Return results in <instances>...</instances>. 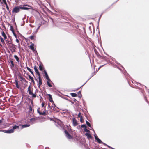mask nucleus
<instances>
[{
  "label": "nucleus",
  "mask_w": 149,
  "mask_h": 149,
  "mask_svg": "<svg viewBox=\"0 0 149 149\" xmlns=\"http://www.w3.org/2000/svg\"><path fill=\"white\" fill-rule=\"evenodd\" d=\"M6 43L7 44L8 46H9L8 44H11V42L9 40H7L6 41Z\"/></svg>",
  "instance_id": "nucleus-24"
},
{
  "label": "nucleus",
  "mask_w": 149,
  "mask_h": 149,
  "mask_svg": "<svg viewBox=\"0 0 149 149\" xmlns=\"http://www.w3.org/2000/svg\"><path fill=\"white\" fill-rule=\"evenodd\" d=\"M19 126L15 125L13 126V128L12 129H9L7 130H3V131L5 133L10 134L13 132L14 130L16 129H19Z\"/></svg>",
  "instance_id": "nucleus-1"
},
{
  "label": "nucleus",
  "mask_w": 149,
  "mask_h": 149,
  "mask_svg": "<svg viewBox=\"0 0 149 149\" xmlns=\"http://www.w3.org/2000/svg\"><path fill=\"white\" fill-rule=\"evenodd\" d=\"M26 68L29 71L31 72V70L28 67H26Z\"/></svg>",
  "instance_id": "nucleus-40"
},
{
  "label": "nucleus",
  "mask_w": 149,
  "mask_h": 149,
  "mask_svg": "<svg viewBox=\"0 0 149 149\" xmlns=\"http://www.w3.org/2000/svg\"><path fill=\"white\" fill-rule=\"evenodd\" d=\"M93 130L94 131V132L95 133V134L94 135V136H97V135L95 133V131H94V129H93Z\"/></svg>",
  "instance_id": "nucleus-56"
},
{
  "label": "nucleus",
  "mask_w": 149,
  "mask_h": 149,
  "mask_svg": "<svg viewBox=\"0 0 149 149\" xmlns=\"http://www.w3.org/2000/svg\"><path fill=\"white\" fill-rule=\"evenodd\" d=\"M44 105H45V104L43 102H42V107H44Z\"/></svg>",
  "instance_id": "nucleus-51"
},
{
  "label": "nucleus",
  "mask_w": 149,
  "mask_h": 149,
  "mask_svg": "<svg viewBox=\"0 0 149 149\" xmlns=\"http://www.w3.org/2000/svg\"><path fill=\"white\" fill-rule=\"evenodd\" d=\"M31 74H32L33 75H34L33 72L31 70V72H30Z\"/></svg>",
  "instance_id": "nucleus-53"
},
{
  "label": "nucleus",
  "mask_w": 149,
  "mask_h": 149,
  "mask_svg": "<svg viewBox=\"0 0 149 149\" xmlns=\"http://www.w3.org/2000/svg\"><path fill=\"white\" fill-rule=\"evenodd\" d=\"M86 124L90 127L91 128V127L90 123L87 121H86Z\"/></svg>",
  "instance_id": "nucleus-23"
},
{
  "label": "nucleus",
  "mask_w": 149,
  "mask_h": 149,
  "mask_svg": "<svg viewBox=\"0 0 149 149\" xmlns=\"http://www.w3.org/2000/svg\"><path fill=\"white\" fill-rule=\"evenodd\" d=\"M39 70L40 71H42L43 70V68L42 67L41 64H40L39 65Z\"/></svg>",
  "instance_id": "nucleus-27"
},
{
  "label": "nucleus",
  "mask_w": 149,
  "mask_h": 149,
  "mask_svg": "<svg viewBox=\"0 0 149 149\" xmlns=\"http://www.w3.org/2000/svg\"><path fill=\"white\" fill-rule=\"evenodd\" d=\"M82 117L80 118V121L82 122Z\"/></svg>",
  "instance_id": "nucleus-55"
},
{
  "label": "nucleus",
  "mask_w": 149,
  "mask_h": 149,
  "mask_svg": "<svg viewBox=\"0 0 149 149\" xmlns=\"http://www.w3.org/2000/svg\"><path fill=\"white\" fill-rule=\"evenodd\" d=\"M85 83H84L83 85H82L81 86H82L83 85H84L85 84Z\"/></svg>",
  "instance_id": "nucleus-64"
},
{
  "label": "nucleus",
  "mask_w": 149,
  "mask_h": 149,
  "mask_svg": "<svg viewBox=\"0 0 149 149\" xmlns=\"http://www.w3.org/2000/svg\"><path fill=\"white\" fill-rule=\"evenodd\" d=\"M20 7L21 5L19 6H15L14 7L12 10V13H16L19 12L20 11V9H21L20 8Z\"/></svg>",
  "instance_id": "nucleus-4"
},
{
  "label": "nucleus",
  "mask_w": 149,
  "mask_h": 149,
  "mask_svg": "<svg viewBox=\"0 0 149 149\" xmlns=\"http://www.w3.org/2000/svg\"><path fill=\"white\" fill-rule=\"evenodd\" d=\"M6 8H7L8 11H9V7H8V5H7V4L6 5Z\"/></svg>",
  "instance_id": "nucleus-42"
},
{
  "label": "nucleus",
  "mask_w": 149,
  "mask_h": 149,
  "mask_svg": "<svg viewBox=\"0 0 149 149\" xmlns=\"http://www.w3.org/2000/svg\"><path fill=\"white\" fill-rule=\"evenodd\" d=\"M16 41L17 43H19V40L17 39H16Z\"/></svg>",
  "instance_id": "nucleus-50"
},
{
  "label": "nucleus",
  "mask_w": 149,
  "mask_h": 149,
  "mask_svg": "<svg viewBox=\"0 0 149 149\" xmlns=\"http://www.w3.org/2000/svg\"><path fill=\"white\" fill-rule=\"evenodd\" d=\"M52 108H53V110H56V108L57 107L55 105L54 103H53V104H52Z\"/></svg>",
  "instance_id": "nucleus-19"
},
{
  "label": "nucleus",
  "mask_w": 149,
  "mask_h": 149,
  "mask_svg": "<svg viewBox=\"0 0 149 149\" xmlns=\"http://www.w3.org/2000/svg\"><path fill=\"white\" fill-rule=\"evenodd\" d=\"M50 103L48 104V107L50 109H52V106L50 105Z\"/></svg>",
  "instance_id": "nucleus-39"
},
{
  "label": "nucleus",
  "mask_w": 149,
  "mask_h": 149,
  "mask_svg": "<svg viewBox=\"0 0 149 149\" xmlns=\"http://www.w3.org/2000/svg\"><path fill=\"white\" fill-rule=\"evenodd\" d=\"M20 78L21 79V81H25L26 82V81L25 80V79L24 78H23V77H20Z\"/></svg>",
  "instance_id": "nucleus-30"
},
{
  "label": "nucleus",
  "mask_w": 149,
  "mask_h": 149,
  "mask_svg": "<svg viewBox=\"0 0 149 149\" xmlns=\"http://www.w3.org/2000/svg\"><path fill=\"white\" fill-rule=\"evenodd\" d=\"M15 85H16V87L17 88H19V86L18 82V81L17 80V79H16L15 80Z\"/></svg>",
  "instance_id": "nucleus-17"
},
{
  "label": "nucleus",
  "mask_w": 149,
  "mask_h": 149,
  "mask_svg": "<svg viewBox=\"0 0 149 149\" xmlns=\"http://www.w3.org/2000/svg\"><path fill=\"white\" fill-rule=\"evenodd\" d=\"M94 51H95V54L97 55H98L99 54V53H98V52L96 50H95L94 49Z\"/></svg>",
  "instance_id": "nucleus-41"
},
{
  "label": "nucleus",
  "mask_w": 149,
  "mask_h": 149,
  "mask_svg": "<svg viewBox=\"0 0 149 149\" xmlns=\"http://www.w3.org/2000/svg\"><path fill=\"white\" fill-rule=\"evenodd\" d=\"M73 101H75H75H77V100L76 99H75V98H74V99H73Z\"/></svg>",
  "instance_id": "nucleus-58"
},
{
  "label": "nucleus",
  "mask_w": 149,
  "mask_h": 149,
  "mask_svg": "<svg viewBox=\"0 0 149 149\" xmlns=\"http://www.w3.org/2000/svg\"><path fill=\"white\" fill-rule=\"evenodd\" d=\"M30 38H31V40H33V39L34 38V36H30Z\"/></svg>",
  "instance_id": "nucleus-43"
},
{
  "label": "nucleus",
  "mask_w": 149,
  "mask_h": 149,
  "mask_svg": "<svg viewBox=\"0 0 149 149\" xmlns=\"http://www.w3.org/2000/svg\"><path fill=\"white\" fill-rule=\"evenodd\" d=\"M49 101L52 103V104H53V103H54V102L52 100V98H51L50 99H49Z\"/></svg>",
  "instance_id": "nucleus-37"
},
{
  "label": "nucleus",
  "mask_w": 149,
  "mask_h": 149,
  "mask_svg": "<svg viewBox=\"0 0 149 149\" xmlns=\"http://www.w3.org/2000/svg\"><path fill=\"white\" fill-rule=\"evenodd\" d=\"M0 39L1 40V42L3 43V44H5V42H4V41L3 40V38L1 37V36H0Z\"/></svg>",
  "instance_id": "nucleus-28"
},
{
  "label": "nucleus",
  "mask_w": 149,
  "mask_h": 149,
  "mask_svg": "<svg viewBox=\"0 0 149 149\" xmlns=\"http://www.w3.org/2000/svg\"><path fill=\"white\" fill-rule=\"evenodd\" d=\"M20 8L21 9L26 10L28 11H30V10H33V7L27 5H23L22 6L21 5V7Z\"/></svg>",
  "instance_id": "nucleus-2"
},
{
  "label": "nucleus",
  "mask_w": 149,
  "mask_h": 149,
  "mask_svg": "<svg viewBox=\"0 0 149 149\" xmlns=\"http://www.w3.org/2000/svg\"><path fill=\"white\" fill-rule=\"evenodd\" d=\"M104 65H102V66H101L99 68V69L101 67H102L103 66H104Z\"/></svg>",
  "instance_id": "nucleus-61"
},
{
  "label": "nucleus",
  "mask_w": 149,
  "mask_h": 149,
  "mask_svg": "<svg viewBox=\"0 0 149 149\" xmlns=\"http://www.w3.org/2000/svg\"><path fill=\"white\" fill-rule=\"evenodd\" d=\"M39 79V83L38 84V87H40L41 85L42 84V79H41L40 77L39 76L38 77Z\"/></svg>",
  "instance_id": "nucleus-7"
},
{
  "label": "nucleus",
  "mask_w": 149,
  "mask_h": 149,
  "mask_svg": "<svg viewBox=\"0 0 149 149\" xmlns=\"http://www.w3.org/2000/svg\"><path fill=\"white\" fill-rule=\"evenodd\" d=\"M85 135L87 136V138L88 139H91L92 138V136L90 134V133H86L85 134Z\"/></svg>",
  "instance_id": "nucleus-9"
},
{
  "label": "nucleus",
  "mask_w": 149,
  "mask_h": 149,
  "mask_svg": "<svg viewBox=\"0 0 149 149\" xmlns=\"http://www.w3.org/2000/svg\"><path fill=\"white\" fill-rule=\"evenodd\" d=\"M102 143L105 146H107V144H106V143H104L103 142V143Z\"/></svg>",
  "instance_id": "nucleus-54"
},
{
  "label": "nucleus",
  "mask_w": 149,
  "mask_h": 149,
  "mask_svg": "<svg viewBox=\"0 0 149 149\" xmlns=\"http://www.w3.org/2000/svg\"><path fill=\"white\" fill-rule=\"evenodd\" d=\"M45 149H49V148L47 147H46Z\"/></svg>",
  "instance_id": "nucleus-60"
},
{
  "label": "nucleus",
  "mask_w": 149,
  "mask_h": 149,
  "mask_svg": "<svg viewBox=\"0 0 149 149\" xmlns=\"http://www.w3.org/2000/svg\"><path fill=\"white\" fill-rule=\"evenodd\" d=\"M10 62L11 64V65H10L11 67H14V64L13 63V61H12V60H10Z\"/></svg>",
  "instance_id": "nucleus-20"
},
{
  "label": "nucleus",
  "mask_w": 149,
  "mask_h": 149,
  "mask_svg": "<svg viewBox=\"0 0 149 149\" xmlns=\"http://www.w3.org/2000/svg\"><path fill=\"white\" fill-rule=\"evenodd\" d=\"M30 87H31V86L30 85L28 88V90H30Z\"/></svg>",
  "instance_id": "nucleus-52"
},
{
  "label": "nucleus",
  "mask_w": 149,
  "mask_h": 149,
  "mask_svg": "<svg viewBox=\"0 0 149 149\" xmlns=\"http://www.w3.org/2000/svg\"><path fill=\"white\" fill-rule=\"evenodd\" d=\"M40 27V26H39V27L37 28V29H36V31H38V29Z\"/></svg>",
  "instance_id": "nucleus-59"
},
{
  "label": "nucleus",
  "mask_w": 149,
  "mask_h": 149,
  "mask_svg": "<svg viewBox=\"0 0 149 149\" xmlns=\"http://www.w3.org/2000/svg\"><path fill=\"white\" fill-rule=\"evenodd\" d=\"M46 79L47 80V81H48L49 82L51 81V80L50 79L49 77H48V79Z\"/></svg>",
  "instance_id": "nucleus-49"
},
{
  "label": "nucleus",
  "mask_w": 149,
  "mask_h": 149,
  "mask_svg": "<svg viewBox=\"0 0 149 149\" xmlns=\"http://www.w3.org/2000/svg\"><path fill=\"white\" fill-rule=\"evenodd\" d=\"M73 124L74 126H76L77 125V123L76 120L74 118L72 119Z\"/></svg>",
  "instance_id": "nucleus-8"
},
{
  "label": "nucleus",
  "mask_w": 149,
  "mask_h": 149,
  "mask_svg": "<svg viewBox=\"0 0 149 149\" xmlns=\"http://www.w3.org/2000/svg\"><path fill=\"white\" fill-rule=\"evenodd\" d=\"M107 146L109 148H111L112 149H113L111 147H110V146H108V145H107Z\"/></svg>",
  "instance_id": "nucleus-57"
},
{
  "label": "nucleus",
  "mask_w": 149,
  "mask_h": 149,
  "mask_svg": "<svg viewBox=\"0 0 149 149\" xmlns=\"http://www.w3.org/2000/svg\"><path fill=\"white\" fill-rule=\"evenodd\" d=\"M31 95H32V97L35 98L36 97V95L35 93L33 94V93Z\"/></svg>",
  "instance_id": "nucleus-36"
},
{
  "label": "nucleus",
  "mask_w": 149,
  "mask_h": 149,
  "mask_svg": "<svg viewBox=\"0 0 149 149\" xmlns=\"http://www.w3.org/2000/svg\"><path fill=\"white\" fill-rule=\"evenodd\" d=\"M84 130L85 131L87 132V133H90V131L88 129H87L86 128H84Z\"/></svg>",
  "instance_id": "nucleus-31"
},
{
  "label": "nucleus",
  "mask_w": 149,
  "mask_h": 149,
  "mask_svg": "<svg viewBox=\"0 0 149 149\" xmlns=\"http://www.w3.org/2000/svg\"><path fill=\"white\" fill-rule=\"evenodd\" d=\"M18 48L19 50L20 49V45L19 44H18Z\"/></svg>",
  "instance_id": "nucleus-47"
},
{
  "label": "nucleus",
  "mask_w": 149,
  "mask_h": 149,
  "mask_svg": "<svg viewBox=\"0 0 149 149\" xmlns=\"http://www.w3.org/2000/svg\"><path fill=\"white\" fill-rule=\"evenodd\" d=\"M48 95L49 97V99H50L51 98H52V95L50 94H48Z\"/></svg>",
  "instance_id": "nucleus-48"
},
{
  "label": "nucleus",
  "mask_w": 149,
  "mask_h": 149,
  "mask_svg": "<svg viewBox=\"0 0 149 149\" xmlns=\"http://www.w3.org/2000/svg\"><path fill=\"white\" fill-rule=\"evenodd\" d=\"M126 71H125V72H124V74L125 75H126V74H125V73H126Z\"/></svg>",
  "instance_id": "nucleus-62"
},
{
  "label": "nucleus",
  "mask_w": 149,
  "mask_h": 149,
  "mask_svg": "<svg viewBox=\"0 0 149 149\" xmlns=\"http://www.w3.org/2000/svg\"><path fill=\"white\" fill-rule=\"evenodd\" d=\"M78 117L81 118V117H82V116L81 115V114L80 112H79V114H78Z\"/></svg>",
  "instance_id": "nucleus-38"
},
{
  "label": "nucleus",
  "mask_w": 149,
  "mask_h": 149,
  "mask_svg": "<svg viewBox=\"0 0 149 149\" xmlns=\"http://www.w3.org/2000/svg\"><path fill=\"white\" fill-rule=\"evenodd\" d=\"M30 126V125L29 124H24L23 125H22V128H24L27 127H29Z\"/></svg>",
  "instance_id": "nucleus-16"
},
{
  "label": "nucleus",
  "mask_w": 149,
  "mask_h": 149,
  "mask_svg": "<svg viewBox=\"0 0 149 149\" xmlns=\"http://www.w3.org/2000/svg\"><path fill=\"white\" fill-rule=\"evenodd\" d=\"M78 97L79 98H81V97L82 96V95H81V91H79V92L78 93Z\"/></svg>",
  "instance_id": "nucleus-25"
},
{
  "label": "nucleus",
  "mask_w": 149,
  "mask_h": 149,
  "mask_svg": "<svg viewBox=\"0 0 149 149\" xmlns=\"http://www.w3.org/2000/svg\"><path fill=\"white\" fill-rule=\"evenodd\" d=\"M62 124L61 122H58L56 123V125L58 127H62Z\"/></svg>",
  "instance_id": "nucleus-12"
},
{
  "label": "nucleus",
  "mask_w": 149,
  "mask_h": 149,
  "mask_svg": "<svg viewBox=\"0 0 149 149\" xmlns=\"http://www.w3.org/2000/svg\"><path fill=\"white\" fill-rule=\"evenodd\" d=\"M28 92L29 94L30 95H31L33 93L30 90H28Z\"/></svg>",
  "instance_id": "nucleus-34"
},
{
  "label": "nucleus",
  "mask_w": 149,
  "mask_h": 149,
  "mask_svg": "<svg viewBox=\"0 0 149 149\" xmlns=\"http://www.w3.org/2000/svg\"><path fill=\"white\" fill-rule=\"evenodd\" d=\"M2 0L3 1V3L5 4L6 5V4H7L6 0Z\"/></svg>",
  "instance_id": "nucleus-45"
},
{
  "label": "nucleus",
  "mask_w": 149,
  "mask_h": 149,
  "mask_svg": "<svg viewBox=\"0 0 149 149\" xmlns=\"http://www.w3.org/2000/svg\"><path fill=\"white\" fill-rule=\"evenodd\" d=\"M0 46H1V47H2V45L0 43Z\"/></svg>",
  "instance_id": "nucleus-63"
},
{
  "label": "nucleus",
  "mask_w": 149,
  "mask_h": 149,
  "mask_svg": "<svg viewBox=\"0 0 149 149\" xmlns=\"http://www.w3.org/2000/svg\"><path fill=\"white\" fill-rule=\"evenodd\" d=\"M66 135V137L69 139H71L72 138V136L68 133L67 130H65L64 131Z\"/></svg>",
  "instance_id": "nucleus-5"
},
{
  "label": "nucleus",
  "mask_w": 149,
  "mask_h": 149,
  "mask_svg": "<svg viewBox=\"0 0 149 149\" xmlns=\"http://www.w3.org/2000/svg\"><path fill=\"white\" fill-rule=\"evenodd\" d=\"M37 112L40 115H45L46 114V112H41L39 110V109L38 108L37 109Z\"/></svg>",
  "instance_id": "nucleus-11"
},
{
  "label": "nucleus",
  "mask_w": 149,
  "mask_h": 149,
  "mask_svg": "<svg viewBox=\"0 0 149 149\" xmlns=\"http://www.w3.org/2000/svg\"><path fill=\"white\" fill-rule=\"evenodd\" d=\"M10 30L12 31L13 34V35H14V36H15V37H17V36L16 35V34L15 33V32L14 31V29H13V27L12 26H11Z\"/></svg>",
  "instance_id": "nucleus-14"
},
{
  "label": "nucleus",
  "mask_w": 149,
  "mask_h": 149,
  "mask_svg": "<svg viewBox=\"0 0 149 149\" xmlns=\"http://www.w3.org/2000/svg\"><path fill=\"white\" fill-rule=\"evenodd\" d=\"M36 120V119H35V118H33L31 119H30V121L31 122H33L35 121Z\"/></svg>",
  "instance_id": "nucleus-33"
},
{
  "label": "nucleus",
  "mask_w": 149,
  "mask_h": 149,
  "mask_svg": "<svg viewBox=\"0 0 149 149\" xmlns=\"http://www.w3.org/2000/svg\"><path fill=\"white\" fill-rule=\"evenodd\" d=\"M81 127L82 128H86V126L85 124H83L81 125Z\"/></svg>",
  "instance_id": "nucleus-35"
},
{
  "label": "nucleus",
  "mask_w": 149,
  "mask_h": 149,
  "mask_svg": "<svg viewBox=\"0 0 149 149\" xmlns=\"http://www.w3.org/2000/svg\"><path fill=\"white\" fill-rule=\"evenodd\" d=\"M95 138L96 141L99 138H98L97 136H95Z\"/></svg>",
  "instance_id": "nucleus-44"
},
{
  "label": "nucleus",
  "mask_w": 149,
  "mask_h": 149,
  "mask_svg": "<svg viewBox=\"0 0 149 149\" xmlns=\"http://www.w3.org/2000/svg\"><path fill=\"white\" fill-rule=\"evenodd\" d=\"M14 57L16 59L17 61L19 62V58L16 55H15L14 56Z\"/></svg>",
  "instance_id": "nucleus-22"
},
{
  "label": "nucleus",
  "mask_w": 149,
  "mask_h": 149,
  "mask_svg": "<svg viewBox=\"0 0 149 149\" xmlns=\"http://www.w3.org/2000/svg\"><path fill=\"white\" fill-rule=\"evenodd\" d=\"M43 72L44 74H45V76L46 78V79H48L49 77L46 71L45 70H44Z\"/></svg>",
  "instance_id": "nucleus-15"
},
{
  "label": "nucleus",
  "mask_w": 149,
  "mask_h": 149,
  "mask_svg": "<svg viewBox=\"0 0 149 149\" xmlns=\"http://www.w3.org/2000/svg\"><path fill=\"white\" fill-rule=\"evenodd\" d=\"M2 35L3 37H4L5 39H6L7 36L6 35V34L3 31H2Z\"/></svg>",
  "instance_id": "nucleus-18"
},
{
  "label": "nucleus",
  "mask_w": 149,
  "mask_h": 149,
  "mask_svg": "<svg viewBox=\"0 0 149 149\" xmlns=\"http://www.w3.org/2000/svg\"><path fill=\"white\" fill-rule=\"evenodd\" d=\"M29 111L31 112L32 111V109L31 106V105L29 106Z\"/></svg>",
  "instance_id": "nucleus-32"
},
{
  "label": "nucleus",
  "mask_w": 149,
  "mask_h": 149,
  "mask_svg": "<svg viewBox=\"0 0 149 149\" xmlns=\"http://www.w3.org/2000/svg\"><path fill=\"white\" fill-rule=\"evenodd\" d=\"M3 118L1 119L0 120V124H1L3 122Z\"/></svg>",
  "instance_id": "nucleus-46"
},
{
  "label": "nucleus",
  "mask_w": 149,
  "mask_h": 149,
  "mask_svg": "<svg viewBox=\"0 0 149 149\" xmlns=\"http://www.w3.org/2000/svg\"><path fill=\"white\" fill-rule=\"evenodd\" d=\"M47 85L49 87H52V85L48 81H47Z\"/></svg>",
  "instance_id": "nucleus-29"
},
{
  "label": "nucleus",
  "mask_w": 149,
  "mask_h": 149,
  "mask_svg": "<svg viewBox=\"0 0 149 149\" xmlns=\"http://www.w3.org/2000/svg\"><path fill=\"white\" fill-rule=\"evenodd\" d=\"M10 50L12 53L15 52V50L16 49V45L13 44H12L11 45L8 46Z\"/></svg>",
  "instance_id": "nucleus-3"
},
{
  "label": "nucleus",
  "mask_w": 149,
  "mask_h": 149,
  "mask_svg": "<svg viewBox=\"0 0 149 149\" xmlns=\"http://www.w3.org/2000/svg\"><path fill=\"white\" fill-rule=\"evenodd\" d=\"M34 44L33 43H31V45L29 46L30 49L33 51H35V50L34 49Z\"/></svg>",
  "instance_id": "nucleus-10"
},
{
  "label": "nucleus",
  "mask_w": 149,
  "mask_h": 149,
  "mask_svg": "<svg viewBox=\"0 0 149 149\" xmlns=\"http://www.w3.org/2000/svg\"><path fill=\"white\" fill-rule=\"evenodd\" d=\"M71 95L73 97H75L77 96V94L73 93H71Z\"/></svg>",
  "instance_id": "nucleus-21"
},
{
  "label": "nucleus",
  "mask_w": 149,
  "mask_h": 149,
  "mask_svg": "<svg viewBox=\"0 0 149 149\" xmlns=\"http://www.w3.org/2000/svg\"><path fill=\"white\" fill-rule=\"evenodd\" d=\"M98 143L100 144L102 143H103V142L99 138H98L97 140L96 141Z\"/></svg>",
  "instance_id": "nucleus-26"
},
{
  "label": "nucleus",
  "mask_w": 149,
  "mask_h": 149,
  "mask_svg": "<svg viewBox=\"0 0 149 149\" xmlns=\"http://www.w3.org/2000/svg\"><path fill=\"white\" fill-rule=\"evenodd\" d=\"M34 69L35 70V72L37 74V75H38L39 77L40 76V74L38 71L37 67L36 65H35L34 67Z\"/></svg>",
  "instance_id": "nucleus-6"
},
{
  "label": "nucleus",
  "mask_w": 149,
  "mask_h": 149,
  "mask_svg": "<svg viewBox=\"0 0 149 149\" xmlns=\"http://www.w3.org/2000/svg\"><path fill=\"white\" fill-rule=\"evenodd\" d=\"M28 76H29V78L31 79V82H33V84H34L35 82L33 78L30 75H29Z\"/></svg>",
  "instance_id": "nucleus-13"
}]
</instances>
